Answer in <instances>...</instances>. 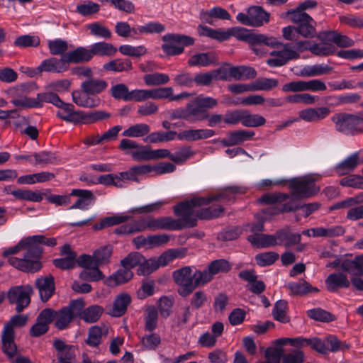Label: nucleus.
I'll return each instance as SVG.
<instances>
[{
	"mask_svg": "<svg viewBox=\"0 0 363 363\" xmlns=\"http://www.w3.org/2000/svg\"><path fill=\"white\" fill-rule=\"evenodd\" d=\"M237 30L242 33V34H239V39L247 42L252 46L262 45L271 48L281 46V48L280 50H274L270 52V55L274 57L267 60V64L270 67H281L290 60L300 58V53L303 52V50L298 49V45L301 41L282 43L275 38L269 37L264 34L244 33L247 30L243 28H238Z\"/></svg>",
	"mask_w": 363,
	"mask_h": 363,
	"instance_id": "f257e3e1",
	"label": "nucleus"
},
{
	"mask_svg": "<svg viewBox=\"0 0 363 363\" xmlns=\"http://www.w3.org/2000/svg\"><path fill=\"white\" fill-rule=\"evenodd\" d=\"M241 192L240 189L238 186H228L224 191L216 196L210 197H193L189 201H182L174 207V213L176 216L181 217V219H176L179 221L182 229L186 228H193L197 224L196 217V211H194L195 207H199L208 204L213 201H219L225 199L230 201L231 199L229 194H235Z\"/></svg>",
	"mask_w": 363,
	"mask_h": 363,
	"instance_id": "f03ea898",
	"label": "nucleus"
},
{
	"mask_svg": "<svg viewBox=\"0 0 363 363\" xmlns=\"http://www.w3.org/2000/svg\"><path fill=\"white\" fill-rule=\"evenodd\" d=\"M30 249L28 237L20 241L16 246L9 247L3 252V257H8L11 255H16L20 252H23L22 258L10 257L8 262L15 268L24 272L33 273L40 270L42 264L40 261L34 260L33 253L29 251Z\"/></svg>",
	"mask_w": 363,
	"mask_h": 363,
	"instance_id": "7ed1b4c3",
	"label": "nucleus"
},
{
	"mask_svg": "<svg viewBox=\"0 0 363 363\" xmlns=\"http://www.w3.org/2000/svg\"><path fill=\"white\" fill-rule=\"evenodd\" d=\"M172 277L180 286L177 292L182 297L188 296L194 289L205 285L201 271L196 270L192 273L191 267H184L174 271Z\"/></svg>",
	"mask_w": 363,
	"mask_h": 363,
	"instance_id": "20e7f679",
	"label": "nucleus"
},
{
	"mask_svg": "<svg viewBox=\"0 0 363 363\" xmlns=\"http://www.w3.org/2000/svg\"><path fill=\"white\" fill-rule=\"evenodd\" d=\"M217 105V99L199 95L186 104L188 122L193 123L206 120L208 118V110Z\"/></svg>",
	"mask_w": 363,
	"mask_h": 363,
	"instance_id": "39448f33",
	"label": "nucleus"
},
{
	"mask_svg": "<svg viewBox=\"0 0 363 363\" xmlns=\"http://www.w3.org/2000/svg\"><path fill=\"white\" fill-rule=\"evenodd\" d=\"M335 129L346 135H357L363 132V112L357 114L339 113L332 117Z\"/></svg>",
	"mask_w": 363,
	"mask_h": 363,
	"instance_id": "423d86ee",
	"label": "nucleus"
},
{
	"mask_svg": "<svg viewBox=\"0 0 363 363\" xmlns=\"http://www.w3.org/2000/svg\"><path fill=\"white\" fill-rule=\"evenodd\" d=\"M316 177L308 175L303 177L293 178L286 181L291 190V196L296 199L309 198L317 194L320 188L315 184Z\"/></svg>",
	"mask_w": 363,
	"mask_h": 363,
	"instance_id": "0eeeda50",
	"label": "nucleus"
},
{
	"mask_svg": "<svg viewBox=\"0 0 363 363\" xmlns=\"http://www.w3.org/2000/svg\"><path fill=\"white\" fill-rule=\"evenodd\" d=\"M162 40L165 42L162 45L164 52L168 56L178 55L184 52L185 46L194 44V38L182 34L168 33L162 36Z\"/></svg>",
	"mask_w": 363,
	"mask_h": 363,
	"instance_id": "6e6552de",
	"label": "nucleus"
},
{
	"mask_svg": "<svg viewBox=\"0 0 363 363\" xmlns=\"http://www.w3.org/2000/svg\"><path fill=\"white\" fill-rule=\"evenodd\" d=\"M60 98L54 92H44L40 93L37 95L36 98H16L13 97L11 103L16 106H21L23 108H37L42 107L44 102L51 103L54 106H57L60 103Z\"/></svg>",
	"mask_w": 363,
	"mask_h": 363,
	"instance_id": "1a4fd4ad",
	"label": "nucleus"
},
{
	"mask_svg": "<svg viewBox=\"0 0 363 363\" xmlns=\"http://www.w3.org/2000/svg\"><path fill=\"white\" fill-rule=\"evenodd\" d=\"M270 14L262 6H253L247 9V13H239L236 19L245 26L252 27L262 26L264 23L269 21Z\"/></svg>",
	"mask_w": 363,
	"mask_h": 363,
	"instance_id": "9d476101",
	"label": "nucleus"
},
{
	"mask_svg": "<svg viewBox=\"0 0 363 363\" xmlns=\"http://www.w3.org/2000/svg\"><path fill=\"white\" fill-rule=\"evenodd\" d=\"M112 255V247L106 245L96 249L93 255H82L78 258V265L79 267H86L94 264L96 266H102L110 262Z\"/></svg>",
	"mask_w": 363,
	"mask_h": 363,
	"instance_id": "9b49d317",
	"label": "nucleus"
},
{
	"mask_svg": "<svg viewBox=\"0 0 363 363\" xmlns=\"http://www.w3.org/2000/svg\"><path fill=\"white\" fill-rule=\"evenodd\" d=\"M32 293L33 289L29 285L13 286L8 291L7 298L11 304H16V310L20 313L30 304Z\"/></svg>",
	"mask_w": 363,
	"mask_h": 363,
	"instance_id": "f8f14e48",
	"label": "nucleus"
},
{
	"mask_svg": "<svg viewBox=\"0 0 363 363\" xmlns=\"http://www.w3.org/2000/svg\"><path fill=\"white\" fill-rule=\"evenodd\" d=\"M53 347L57 351V362L55 363H74L76 361V347L67 345L60 339L53 341Z\"/></svg>",
	"mask_w": 363,
	"mask_h": 363,
	"instance_id": "ddd939ff",
	"label": "nucleus"
},
{
	"mask_svg": "<svg viewBox=\"0 0 363 363\" xmlns=\"http://www.w3.org/2000/svg\"><path fill=\"white\" fill-rule=\"evenodd\" d=\"M147 225L148 229L151 230H182V225L176 219L170 217H160V218H147Z\"/></svg>",
	"mask_w": 363,
	"mask_h": 363,
	"instance_id": "4468645a",
	"label": "nucleus"
},
{
	"mask_svg": "<svg viewBox=\"0 0 363 363\" xmlns=\"http://www.w3.org/2000/svg\"><path fill=\"white\" fill-rule=\"evenodd\" d=\"M231 269L229 262L225 259L212 261L206 269L201 271L205 285L210 282L213 277L219 273H227Z\"/></svg>",
	"mask_w": 363,
	"mask_h": 363,
	"instance_id": "2eb2a0df",
	"label": "nucleus"
},
{
	"mask_svg": "<svg viewBox=\"0 0 363 363\" xmlns=\"http://www.w3.org/2000/svg\"><path fill=\"white\" fill-rule=\"evenodd\" d=\"M30 242V249L29 251L33 253V258L34 260H38L41 257L43 249L40 246L41 244L45 245L49 247L56 245V239L54 238H46L44 235H34L28 237Z\"/></svg>",
	"mask_w": 363,
	"mask_h": 363,
	"instance_id": "dca6fc26",
	"label": "nucleus"
},
{
	"mask_svg": "<svg viewBox=\"0 0 363 363\" xmlns=\"http://www.w3.org/2000/svg\"><path fill=\"white\" fill-rule=\"evenodd\" d=\"M68 69V65L66 63L64 55L60 59L56 57H50L44 60L37 67L38 73L54 72L61 73Z\"/></svg>",
	"mask_w": 363,
	"mask_h": 363,
	"instance_id": "f3484780",
	"label": "nucleus"
},
{
	"mask_svg": "<svg viewBox=\"0 0 363 363\" xmlns=\"http://www.w3.org/2000/svg\"><path fill=\"white\" fill-rule=\"evenodd\" d=\"M35 285L43 302H47L55 290L54 277L52 275L37 279Z\"/></svg>",
	"mask_w": 363,
	"mask_h": 363,
	"instance_id": "a211bd4d",
	"label": "nucleus"
},
{
	"mask_svg": "<svg viewBox=\"0 0 363 363\" xmlns=\"http://www.w3.org/2000/svg\"><path fill=\"white\" fill-rule=\"evenodd\" d=\"M298 49L303 50H310L313 55L319 56H327L331 55L335 51V47L330 43H314L311 45L308 40L301 41L298 45Z\"/></svg>",
	"mask_w": 363,
	"mask_h": 363,
	"instance_id": "6ab92c4d",
	"label": "nucleus"
},
{
	"mask_svg": "<svg viewBox=\"0 0 363 363\" xmlns=\"http://www.w3.org/2000/svg\"><path fill=\"white\" fill-rule=\"evenodd\" d=\"M325 286L330 292H336L340 288H349L350 282L347 277L342 273H332L325 279Z\"/></svg>",
	"mask_w": 363,
	"mask_h": 363,
	"instance_id": "aec40b11",
	"label": "nucleus"
},
{
	"mask_svg": "<svg viewBox=\"0 0 363 363\" xmlns=\"http://www.w3.org/2000/svg\"><path fill=\"white\" fill-rule=\"evenodd\" d=\"M64 57L67 65L69 63L79 64L86 62L93 57L91 49L84 47H79L71 52H67Z\"/></svg>",
	"mask_w": 363,
	"mask_h": 363,
	"instance_id": "412c9836",
	"label": "nucleus"
},
{
	"mask_svg": "<svg viewBox=\"0 0 363 363\" xmlns=\"http://www.w3.org/2000/svg\"><path fill=\"white\" fill-rule=\"evenodd\" d=\"M70 195L77 196L79 199L72 206L69 207V209H86L87 206L96 199L93 192L89 190L73 189Z\"/></svg>",
	"mask_w": 363,
	"mask_h": 363,
	"instance_id": "4be33fe9",
	"label": "nucleus"
},
{
	"mask_svg": "<svg viewBox=\"0 0 363 363\" xmlns=\"http://www.w3.org/2000/svg\"><path fill=\"white\" fill-rule=\"evenodd\" d=\"M15 333L8 328H4L1 334L2 351L11 359L17 353V346L14 342Z\"/></svg>",
	"mask_w": 363,
	"mask_h": 363,
	"instance_id": "5701e85b",
	"label": "nucleus"
},
{
	"mask_svg": "<svg viewBox=\"0 0 363 363\" xmlns=\"http://www.w3.org/2000/svg\"><path fill=\"white\" fill-rule=\"evenodd\" d=\"M108 87L106 81L91 77L81 84V89L85 93L97 95L105 91Z\"/></svg>",
	"mask_w": 363,
	"mask_h": 363,
	"instance_id": "b1692460",
	"label": "nucleus"
},
{
	"mask_svg": "<svg viewBox=\"0 0 363 363\" xmlns=\"http://www.w3.org/2000/svg\"><path fill=\"white\" fill-rule=\"evenodd\" d=\"M247 240L257 248H266L278 245L276 233L274 235L252 234L248 236Z\"/></svg>",
	"mask_w": 363,
	"mask_h": 363,
	"instance_id": "393cba45",
	"label": "nucleus"
},
{
	"mask_svg": "<svg viewBox=\"0 0 363 363\" xmlns=\"http://www.w3.org/2000/svg\"><path fill=\"white\" fill-rule=\"evenodd\" d=\"M60 103L56 106L60 108L57 112V116L66 122L77 124L79 111H74L72 104L65 103L62 100Z\"/></svg>",
	"mask_w": 363,
	"mask_h": 363,
	"instance_id": "a878e982",
	"label": "nucleus"
},
{
	"mask_svg": "<svg viewBox=\"0 0 363 363\" xmlns=\"http://www.w3.org/2000/svg\"><path fill=\"white\" fill-rule=\"evenodd\" d=\"M231 78L235 80H248L257 77V71L250 66H231L229 67Z\"/></svg>",
	"mask_w": 363,
	"mask_h": 363,
	"instance_id": "bb28decb",
	"label": "nucleus"
},
{
	"mask_svg": "<svg viewBox=\"0 0 363 363\" xmlns=\"http://www.w3.org/2000/svg\"><path fill=\"white\" fill-rule=\"evenodd\" d=\"M111 117V113L104 111H92L85 112L79 111L77 124H91L100 121L107 120Z\"/></svg>",
	"mask_w": 363,
	"mask_h": 363,
	"instance_id": "cd10ccee",
	"label": "nucleus"
},
{
	"mask_svg": "<svg viewBox=\"0 0 363 363\" xmlns=\"http://www.w3.org/2000/svg\"><path fill=\"white\" fill-rule=\"evenodd\" d=\"M214 134V130L211 129L186 130L177 133V138L179 140L195 141L209 138L213 136Z\"/></svg>",
	"mask_w": 363,
	"mask_h": 363,
	"instance_id": "c85d7f7f",
	"label": "nucleus"
},
{
	"mask_svg": "<svg viewBox=\"0 0 363 363\" xmlns=\"http://www.w3.org/2000/svg\"><path fill=\"white\" fill-rule=\"evenodd\" d=\"M342 271L353 276H363V253L355 256L353 259H344Z\"/></svg>",
	"mask_w": 363,
	"mask_h": 363,
	"instance_id": "c756f323",
	"label": "nucleus"
},
{
	"mask_svg": "<svg viewBox=\"0 0 363 363\" xmlns=\"http://www.w3.org/2000/svg\"><path fill=\"white\" fill-rule=\"evenodd\" d=\"M131 302V297L126 293L118 294L113 301L112 311L109 314L113 317H121L125 314Z\"/></svg>",
	"mask_w": 363,
	"mask_h": 363,
	"instance_id": "7c9ffc66",
	"label": "nucleus"
},
{
	"mask_svg": "<svg viewBox=\"0 0 363 363\" xmlns=\"http://www.w3.org/2000/svg\"><path fill=\"white\" fill-rule=\"evenodd\" d=\"M72 101L79 106L95 108L99 106L100 100L91 96V94L84 91L75 90L72 93Z\"/></svg>",
	"mask_w": 363,
	"mask_h": 363,
	"instance_id": "2f4dec72",
	"label": "nucleus"
},
{
	"mask_svg": "<svg viewBox=\"0 0 363 363\" xmlns=\"http://www.w3.org/2000/svg\"><path fill=\"white\" fill-rule=\"evenodd\" d=\"M276 236L278 245H284L287 247L298 244L301 240V235L298 233H291L289 228L277 230L276 232Z\"/></svg>",
	"mask_w": 363,
	"mask_h": 363,
	"instance_id": "473e14b6",
	"label": "nucleus"
},
{
	"mask_svg": "<svg viewBox=\"0 0 363 363\" xmlns=\"http://www.w3.org/2000/svg\"><path fill=\"white\" fill-rule=\"evenodd\" d=\"M360 163H363V160H361L359 153L355 152L338 164L335 167V171L339 175H345L353 171Z\"/></svg>",
	"mask_w": 363,
	"mask_h": 363,
	"instance_id": "72a5a7b5",
	"label": "nucleus"
},
{
	"mask_svg": "<svg viewBox=\"0 0 363 363\" xmlns=\"http://www.w3.org/2000/svg\"><path fill=\"white\" fill-rule=\"evenodd\" d=\"M150 172V168L149 164L133 166L126 172H123L119 174L118 180L121 181H133L139 182L138 176L143 175Z\"/></svg>",
	"mask_w": 363,
	"mask_h": 363,
	"instance_id": "f704fd0d",
	"label": "nucleus"
},
{
	"mask_svg": "<svg viewBox=\"0 0 363 363\" xmlns=\"http://www.w3.org/2000/svg\"><path fill=\"white\" fill-rule=\"evenodd\" d=\"M287 288L294 296H303L308 293H318L319 289L317 287L312 286L304 279H301L298 282L289 283Z\"/></svg>",
	"mask_w": 363,
	"mask_h": 363,
	"instance_id": "c9c22d12",
	"label": "nucleus"
},
{
	"mask_svg": "<svg viewBox=\"0 0 363 363\" xmlns=\"http://www.w3.org/2000/svg\"><path fill=\"white\" fill-rule=\"evenodd\" d=\"M133 277V273L126 267H122L116 272L110 276L107 280V284L113 287L123 284L130 281Z\"/></svg>",
	"mask_w": 363,
	"mask_h": 363,
	"instance_id": "e433bc0d",
	"label": "nucleus"
},
{
	"mask_svg": "<svg viewBox=\"0 0 363 363\" xmlns=\"http://www.w3.org/2000/svg\"><path fill=\"white\" fill-rule=\"evenodd\" d=\"M5 191L8 194L13 195L14 198L18 200L29 201L33 202H40L43 200L42 194L38 191H33L29 189H17L11 191V192H9L6 188Z\"/></svg>",
	"mask_w": 363,
	"mask_h": 363,
	"instance_id": "4c0bfd02",
	"label": "nucleus"
},
{
	"mask_svg": "<svg viewBox=\"0 0 363 363\" xmlns=\"http://www.w3.org/2000/svg\"><path fill=\"white\" fill-rule=\"evenodd\" d=\"M330 113V110L326 107H321L317 109L308 108L301 111L299 113L300 118L306 121H317L320 119L324 118Z\"/></svg>",
	"mask_w": 363,
	"mask_h": 363,
	"instance_id": "58836bf2",
	"label": "nucleus"
},
{
	"mask_svg": "<svg viewBox=\"0 0 363 363\" xmlns=\"http://www.w3.org/2000/svg\"><path fill=\"white\" fill-rule=\"evenodd\" d=\"M254 135L255 133L251 130H236L230 132L228 141H223V143L226 146L240 145L251 139Z\"/></svg>",
	"mask_w": 363,
	"mask_h": 363,
	"instance_id": "ea45409f",
	"label": "nucleus"
},
{
	"mask_svg": "<svg viewBox=\"0 0 363 363\" xmlns=\"http://www.w3.org/2000/svg\"><path fill=\"white\" fill-rule=\"evenodd\" d=\"M311 232L313 237L333 238L342 235L345 233V229L341 225H336L330 228H312Z\"/></svg>",
	"mask_w": 363,
	"mask_h": 363,
	"instance_id": "a19ab883",
	"label": "nucleus"
},
{
	"mask_svg": "<svg viewBox=\"0 0 363 363\" xmlns=\"http://www.w3.org/2000/svg\"><path fill=\"white\" fill-rule=\"evenodd\" d=\"M92 57L94 55L112 56L117 52L116 48L112 44L106 42H99L91 47Z\"/></svg>",
	"mask_w": 363,
	"mask_h": 363,
	"instance_id": "79ce46f5",
	"label": "nucleus"
},
{
	"mask_svg": "<svg viewBox=\"0 0 363 363\" xmlns=\"http://www.w3.org/2000/svg\"><path fill=\"white\" fill-rule=\"evenodd\" d=\"M283 18L290 17V20L294 23L300 25L307 21H313V19L305 11L296 8L294 9L288 10L286 13L281 14Z\"/></svg>",
	"mask_w": 363,
	"mask_h": 363,
	"instance_id": "37998d69",
	"label": "nucleus"
},
{
	"mask_svg": "<svg viewBox=\"0 0 363 363\" xmlns=\"http://www.w3.org/2000/svg\"><path fill=\"white\" fill-rule=\"evenodd\" d=\"M73 319L74 318L72 316L69 310L63 307L56 311L55 325L58 330H64L69 326Z\"/></svg>",
	"mask_w": 363,
	"mask_h": 363,
	"instance_id": "c03bdc74",
	"label": "nucleus"
},
{
	"mask_svg": "<svg viewBox=\"0 0 363 363\" xmlns=\"http://www.w3.org/2000/svg\"><path fill=\"white\" fill-rule=\"evenodd\" d=\"M176 136H177V133L176 131H158L150 133L145 138H144V141L145 143H150L167 142L173 140Z\"/></svg>",
	"mask_w": 363,
	"mask_h": 363,
	"instance_id": "a18cd8bd",
	"label": "nucleus"
},
{
	"mask_svg": "<svg viewBox=\"0 0 363 363\" xmlns=\"http://www.w3.org/2000/svg\"><path fill=\"white\" fill-rule=\"evenodd\" d=\"M214 62V55L211 52H202L192 55L188 60V65L191 67H206Z\"/></svg>",
	"mask_w": 363,
	"mask_h": 363,
	"instance_id": "49530a36",
	"label": "nucleus"
},
{
	"mask_svg": "<svg viewBox=\"0 0 363 363\" xmlns=\"http://www.w3.org/2000/svg\"><path fill=\"white\" fill-rule=\"evenodd\" d=\"M308 316L316 321L330 323L336 320L335 315L320 308H316L307 311Z\"/></svg>",
	"mask_w": 363,
	"mask_h": 363,
	"instance_id": "de8ad7c7",
	"label": "nucleus"
},
{
	"mask_svg": "<svg viewBox=\"0 0 363 363\" xmlns=\"http://www.w3.org/2000/svg\"><path fill=\"white\" fill-rule=\"evenodd\" d=\"M288 303L285 300H279L276 302L272 315L274 318L279 322L286 323L290 321V318L286 315Z\"/></svg>",
	"mask_w": 363,
	"mask_h": 363,
	"instance_id": "09e8293b",
	"label": "nucleus"
},
{
	"mask_svg": "<svg viewBox=\"0 0 363 363\" xmlns=\"http://www.w3.org/2000/svg\"><path fill=\"white\" fill-rule=\"evenodd\" d=\"M104 69L107 71L123 72L133 69L130 60L116 59L104 65Z\"/></svg>",
	"mask_w": 363,
	"mask_h": 363,
	"instance_id": "8fccbe9b",
	"label": "nucleus"
},
{
	"mask_svg": "<svg viewBox=\"0 0 363 363\" xmlns=\"http://www.w3.org/2000/svg\"><path fill=\"white\" fill-rule=\"evenodd\" d=\"M104 312V308L98 305H92L83 311L82 320L86 323H92L96 322Z\"/></svg>",
	"mask_w": 363,
	"mask_h": 363,
	"instance_id": "3c124183",
	"label": "nucleus"
},
{
	"mask_svg": "<svg viewBox=\"0 0 363 363\" xmlns=\"http://www.w3.org/2000/svg\"><path fill=\"white\" fill-rule=\"evenodd\" d=\"M84 269L80 273L79 277L86 281H96L104 278L99 266L92 264L91 266L82 267Z\"/></svg>",
	"mask_w": 363,
	"mask_h": 363,
	"instance_id": "603ef678",
	"label": "nucleus"
},
{
	"mask_svg": "<svg viewBox=\"0 0 363 363\" xmlns=\"http://www.w3.org/2000/svg\"><path fill=\"white\" fill-rule=\"evenodd\" d=\"M224 212L221 206H212L196 211V217L201 220H208L219 217Z\"/></svg>",
	"mask_w": 363,
	"mask_h": 363,
	"instance_id": "864d4df0",
	"label": "nucleus"
},
{
	"mask_svg": "<svg viewBox=\"0 0 363 363\" xmlns=\"http://www.w3.org/2000/svg\"><path fill=\"white\" fill-rule=\"evenodd\" d=\"M150 126L146 123H138L130 126L123 132V135L129 138H138L149 135Z\"/></svg>",
	"mask_w": 363,
	"mask_h": 363,
	"instance_id": "5fc2aeb1",
	"label": "nucleus"
},
{
	"mask_svg": "<svg viewBox=\"0 0 363 363\" xmlns=\"http://www.w3.org/2000/svg\"><path fill=\"white\" fill-rule=\"evenodd\" d=\"M279 85V81L274 78H259L252 82V91H269Z\"/></svg>",
	"mask_w": 363,
	"mask_h": 363,
	"instance_id": "6e6d98bb",
	"label": "nucleus"
},
{
	"mask_svg": "<svg viewBox=\"0 0 363 363\" xmlns=\"http://www.w3.org/2000/svg\"><path fill=\"white\" fill-rule=\"evenodd\" d=\"M289 194L281 192L264 194L258 199V201L267 205H273L282 203L289 199Z\"/></svg>",
	"mask_w": 363,
	"mask_h": 363,
	"instance_id": "4d7b16f0",
	"label": "nucleus"
},
{
	"mask_svg": "<svg viewBox=\"0 0 363 363\" xmlns=\"http://www.w3.org/2000/svg\"><path fill=\"white\" fill-rule=\"evenodd\" d=\"M266 123L265 118L259 114H250L243 110L242 125L245 127H258Z\"/></svg>",
	"mask_w": 363,
	"mask_h": 363,
	"instance_id": "13d9d810",
	"label": "nucleus"
},
{
	"mask_svg": "<svg viewBox=\"0 0 363 363\" xmlns=\"http://www.w3.org/2000/svg\"><path fill=\"white\" fill-rule=\"evenodd\" d=\"M50 52L52 55H65L68 50V44L65 40L57 39L50 40L48 44Z\"/></svg>",
	"mask_w": 363,
	"mask_h": 363,
	"instance_id": "bf43d9fd",
	"label": "nucleus"
},
{
	"mask_svg": "<svg viewBox=\"0 0 363 363\" xmlns=\"http://www.w3.org/2000/svg\"><path fill=\"white\" fill-rule=\"evenodd\" d=\"M144 81L148 86H159L169 82V77L167 74L155 72L144 76Z\"/></svg>",
	"mask_w": 363,
	"mask_h": 363,
	"instance_id": "052dcab7",
	"label": "nucleus"
},
{
	"mask_svg": "<svg viewBox=\"0 0 363 363\" xmlns=\"http://www.w3.org/2000/svg\"><path fill=\"white\" fill-rule=\"evenodd\" d=\"M92 35L108 39L111 37V30L100 23L94 22L86 26Z\"/></svg>",
	"mask_w": 363,
	"mask_h": 363,
	"instance_id": "680f3d73",
	"label": "nucleus"
},
{
	"mask_svg": "<svg viewBox=\"0 0 363 363\" xmlns=\"http://www.w3.org/2000/svg\"><path fill=\"white\" fill-rule=\"evenodd\" d=\"M144 262V257L139 252H135L128 254L124 259L121 261V267H126L130 270L139 266Z\"/></svg>",
	"mask_w": 363,
	"mask_h": 363,
	"instance_id": "e2e57ef3",
	"label": "nucleus"
},
{
	"mask_svg": "<svg viewBox=\"0 0 363 363\" xmlns=\"http://www.w3.org/2000/svg\"><path fill=\"white\" fill-rule=\"evenodd\" d=\"M129 91L128 87L123 83L115 84L110 89V94L113 99L125 101H128Z\"/></svg>",
	"mask_w": 363,
	"mask_h": 363,
	"instance_id": "0e129e2a",
	"label": "nucleus"
},
{
	"mask_svg": "<svg viewBox=\"0 0 363 363\" xmlns=\"http://www.w3.org/2000/svg\"><path fill=\"white\" fill-rule=\"evenodd\" d=\"M279 258V254L275 252H265L255 256L257 264L260 267L273 264Z\"/></svg>",
	"mask_w": 363,
	"mask_h": 363,
	"instance_id": "69168bd1",
	"label": "nucleus"
},
{
	"mask_svg": "<svg viewBox=\"0 0 363 363\" xmlns=\"http://www.w3.org/2000/svg\"><path fill=\"white\" fill-rule=\"evenodd\" d=\"M147 315L145 316V330L148 331L154 330L157 325L158 311L154 306H149L146 309Z\"/></svg>",
	"mask_w": 363,
	"mask_h": 363,
	"instance_id": "338daca9",
	"label": "nucleus"
},
{
	"mask_svg": "<svg viewBox=\"0 0 363 363\" xmlns=\"http://www.w3.org/2000/svg\"><path fill=\"white\" fill-rule=\"evenodd\" d=\"M284 356V349L281 347H268L265 350V358L268 363H280L281 358Z\"/></svg>",
	"mask_w": 363,
	"mask_h": 363,
	"instance_id": "774afa93",
	"label": "nucleus"
}]
</instances>
